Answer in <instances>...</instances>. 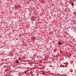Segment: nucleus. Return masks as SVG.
<instances>
[{
    "label": "nucleus",
    "instance_id": "1",
    "mask_svg": "<svg viewBox=\"0 0 76 76\" xmlns=\"http://www.w3.org/2000/svg\"><path fill=\"white\" fill-rule=\"evenodd\" d=\"M61 42H59L58 44H59V45H61Z\"/></svg>",
    "mask_w": 76,
    "mask_h": 76
},
{
    "label": "nucleus",
    "instance_id": "2",
    "mask_svg": "<svg viewBox=\"0 0 76 76\" xmlns=\"http://www.w3.org/2000/svg\"><path fill=\"white\" fill-rule=\"evenodd\" d=\"M15 62L16 63H19V61H16Z\"/></svg>",
    "mask_w": 76,
    "mask_h": 76
},
{
    "label": "nucleus",
    "instance_id": "3",
    "mask_svg": "<svg viewBox=\"0 0 76 76\" xmlns=\"http://www.w3.org/2000/svg\"><path fill=\"white\" fill-rule=\"evenodd\" d=\"M16 7H17V6H15V9H16Z\"/></svg>",
    "mask_w": 76,
    "mask_h": 76
},
{
    "label": "nucleus",
    "instance_id": "4",
    "mask_svg": "<svg viewBox=\"0 0 76 76\" xmlns=\"http://www.w3.org/2000/svg\"><path fill=\"white\" fill-rule=\"evenodd\" d=\"M72 6H74V4L73 3H72Z\"/></svg>",
    "mask_w": 76,
    "mask_h": 76
},
{
    "label": "nucleus",
    "instance_id": "5",
    "mask_svg": "<svg viewBox=\"0 0 76 76\" xmlns=\"http://www.w3.org/2000/svg\"><path fill=\"white\" fill-rule=\"evenodd\" d=\"M5 60H6V59H5Z\"/></svg>",
    "mask_w": 76,
    "mask_h": 76
},
{
    "label": "nucleus",
    "instance_id": "6",
    "mask_svg": "<svg viewBox=\"0 0 76 76\" xmlns=\"http://www.w3.org/2000/svg\"><path fill=\"white\" fill-rule=\"evenodd\" d=\"M34 39H35V38H34Z\"/></svg>",
    "mask_w": 76,
    "mask_h": 76
},
{
    "label": "nucleus",
    "instance_id": "7",
    "mask_svg": "<svg viewBox=\"0 0 76 76\" xmlns=\"http://www.w3.org/2000/svg\"><path fill=\"white\" fill-rule=\"evenodd\" d=\"M0 38H1V37H0Z\"/></svg>",
    "mask_w": 76,
    "mask_h": 76
}]
</instances>
